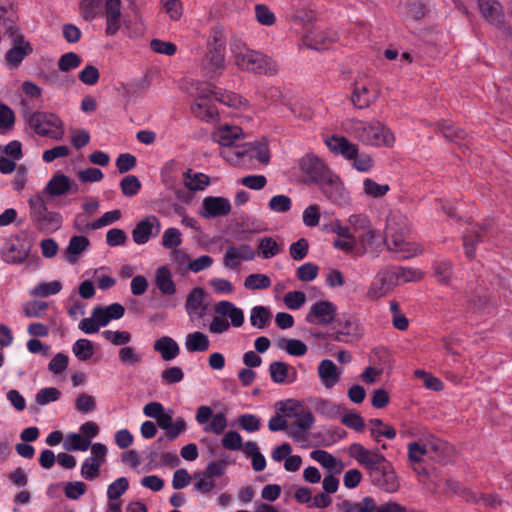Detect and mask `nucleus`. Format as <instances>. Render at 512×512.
Instances as JSON below:
<instances>
[{
    "mask_svg": "<svg viewBox=\"0 0 512 512\" xmlns=\"http://www.w3.org/2000/svg\"><path fill=\"white\" fill-rule=\"evenodd\" d=\"M195 89L197 100L191 105L192 113L207 122L215 121L217 118V110L208 101L211 96L215 97L219 102L234 108L247 104V101L241 96L232 92L220 93L216 91L215 87L207 83L197 82Z\"/></svg>",
    "mask_w": 512,
    "mask_h": 512,
    "instance_id": "f257e3e1",
    "label": "nucleus"
},
{
    "mask_svg": "<svg viewBox=\"0 0 512 512\" xmlns=\"http://www.w3.org/2000/svg\"><path fill=\"white\" fill-rule=\"evenodd\" d=\"M230 52L235 65L242 71L275 75L278 71L277 65L271 58L259 51L252 50L239 38L233 37L230 41Z\"/></svg>",
    "mask_w": 512,
    "mask_h": 512,
    "instance_id": "f03ea898",
    "label": "nucleus"
},
{
    "mask_svg": "<svg viewBox=\"0 0 512 512\" xmlns=\"http://www.w3.org/2000/svg\"><path fill=\"white\" fill-rule=\"evenodd\" d=\"M49 203L42 200V196H31L28 199L30 220L38 230L45 233L57 231L63 223L60 213L48 210Z\"/></svg>",
    "mask_w": 512,
    "mask_h": 512,
    "instance_id": "7ed1b4c3",
    "label": "nucleus"
},
{
    "mask_svg": "<svg viewBox=\"0 0 512 512\" xmlns=\"http://www.w3.org/2000/svg\"><path fill=\"white\" fill-rule=\"evenodd\" d=\"M215 316L209 324V331L212 334H223L230 329V326L239 328L244 323V312L234 303L222 300L214 305Z\"/></svg>",
    "mask_w": 512,
    "mask_h": 512,
    "instance_id": "20e7f679",
    "label": "nucleus"
},
{
    "mask_svg": "<svg viewBox=\"0 0 512 512\" xmlns=\"http://www.w3.org/2000/svg\"><path fill=\"white\" fill-rule=\"evenodd\" d=\"M25 119L29 128L41 137L59 141L65 135L63 122L54 113L45 111L26 113Z\"/></svg>",
    "mask_w": 512,
    "mask_h": 512,
    "instance_id": "39448f33",
    "label": "nucleus"
},
{
    "mask_svg": "<svg viewBox=\"0 0 512 512\" xmlns=\"http://www.w3.org/2000/svg\"><path fill=\"white\" fill-rule=\"evenodd\" d=\"M333 327L329 332L330 340L341 343L358 341L363 335V329L356 318L343 314L333 321Z\"/></svg>",
    "mask_w": 512,
    "mask_h": 512,
    "instance_id": "423d86ee",
    "label": "nucleus"
},
{
    "mask_svg": "<svg viewBox=\"0 0 512 512\" xmlns=\"http://www.w3.org/2000/svg\"><path fill=\"white\" fill-rule=\"evenodd\" d=\"M31 251V244L18 234L5 238L0 248V258L9 265L23 264Z\"/></svg>",
    "mask_w": 512,
    "mask_h": 512,
    "instance_id": "0eeeda50",
    "label": "nucleus"
},
{
    "mask_svg": "<svg viewBox=\"0 0 512 512\" xmlns=\"http://www.w3.org/2000/svg\"><path fill=\"white\" fill-rule=\"evenodd\" d=\"M348 451L359 465L368 470L369 476L388 462L379 449H367L360 443L351 444Z\"/></svg>",
    "mask_w": 512,
    "mask_h": 512,
    "instance_id": "6e6552de",
    "label": "nucleus"
},
{
    "mask_svg": "<svg viewBox=\"0 0 512 512\" xmlns=\"http://www.w3.org/2000/svg\"><path fill=\"white\" fill-rule=\"evenodd\" d=\"M224 158L229 162L237 164L244 163L246 159H256L262 164H267L269 161V152L266 143H246L242 145V147H238L237 150L233 152V155L224 153Z\"/></svg>",
    "mask_w": 512,
    "mask_h": 512,
    "instance_id": "1a4fd4ad",
    "label": "nucleus"
},
{
    "mask_svg": "<svg viewBox=\"0 0 512 512\" xmlns=\"http://www.w3.org/2000/svg\"><path fill=\"white\" fill-rule=\"evenodd\" d=\"M77 184L62 172L55 173L40 192L33 196H42V200H50L54 197L64 196L70 192H76Z\"/></svg>",
    "mask_w": 512,
    "mask_h": 512,
    "instance_id": "9d476101",
    "label": "nucleus"
},
{
    "mask_svg": "<svg viewBox=\"0 0 512 512\" xmlns=\"http://www.w3.org/2000/svg\"><path fill=\"white\" fill-rule=\"evenodd\" d=\"M318 185L320 187L321 192L332 204L337 205L339 207H344L349 204V193L344 188L340 178L333 172L327 175V177L324 180H322Z\"/></svg>",
    "mask_w": 512,
    "mask_h": 512,
    "instance_id": "9b49d317",
    "label": "nucleus"
},
{
    "mask_svg": "<svg viewBox=\"0 0 512 512\" xmlns=\"http://www.w3.org/2000/svg\"><path fill=\"white\" fill-rule=\"evenodd\" d=\"M276 409L286 417H294L296 421L293 424L301 429L310 430L314 424L313 413L309 409L303 408L298 401H280L276 404Z\"/></svg>",
    "mask_w": 512,
    "mask_h": 512,
    "instance_id": "f8f14e48",
    "label": "nucleus"
},
{
    "mask_svg": "<svg viewBox=\"0 0 512 512\" xmlns=\"http://www.w3.org/2000/svg\"><path fill=\"white\" fill-rule=\"evenodd\" d=\"M195 420L199 425H203L206 433L220 435L227 428V417L223 412L213 414L209 406L202 405L198 407Z\"/></svg>",
    "mask_w": 512,
    "mask_h": 512,
    "instance_id": "ddd939ff",
    "label": "nucleus"
},
{
    "mask_svg": "<svg viewBox=\"0 0 512 512\" xmlns=\"http://www.w3.org/2000/svg\"><path fill=\"white\" fill-rule=\"evenodd\" d=\"M107 447L102 443L91 445V456L87 457L81 465V476L89 481L96 479L100 474V468L106 461Z\"/></svg>",
    "mask_w": 512,
    "mask_h": 512,
    "instance_id": "4468645a",
    "label": "nucleus"
},
{
    "mask_svg": "<svg viewBox=\"0 0 512 512\" xmlns=\"http://www.w3.org/2000/svg\"><path fill=\"white\" fill-rule=\"evenodd\" d=\"M206 292L201 287L193 288L187 295L185 311L192 323L198 324L205 317L208 310Z\"/></svg>",
    "mask_w": 512,
    "mask_h": 512,
    "instance_id": "2eb2a0df",
    "label": "nucleus"
},
{
    "mask_svg": "<svg viewBox=\"0 0 512 512\" xmlns=\"http://www.w3.org/2000/svg\"><path fill=\"white\" fill-rule=\"evenodd\" d=\"M255 256L254 249L247 243L230 245L226 248L223 255V266L226 269L236 271L241 267L243 261H252Z\"/></svg>",
    "mask_w": 512,
    "mask_h": 512,
    "instance_id": "dca6fc26",
    "label": "nucleus"
},
{
    "mask_svg": "<svg viewBox=\"0 0 512 512\" xmlns=\"http://www.w3.org/2000/svg\"><path fill=\"white\" fill-rule=\"evenodd\" d=\"M33 47L23 35H17L13 39V45L4 55V63L7 69L17 70L24 59L32 54Z\"/></svg>",
    "mask_w": 512,
    "mask_h": 512,
    "instance_id": "f3484780",
    "label": "nucleus"
},
{
    "mask_svg": "<svg viewBox=\"0 0 512 512\" xmlns=\"http://www.w3.org/2000/svg\"><path fill=\"white\" fill-rule=\"evenodd\" d=\"M356 242V256L361 257L365 254H370L373 257H378L381 252V247L386 240H384L379 230L372 228L360 233L356 237Z\"/></svg>",
    "mask_w": 512,
    "mask_h": 512,
    "instance_id": "a211bd4d",
    "label": "nucleus"
},
{
    "mask_svg": "<svg viewBox=\"0 0 512 512\" xmlns=\"http://www.w3.org/2000/svg\"><path fill=\"white\" fill-rule=\"evenodd\" d=\"M369 477L373 486L386 493L392 494L399 490V479L389 461L374 473H371Z\"/></svg>",
    "mask_w": 512,
    "mask_h": 512,
    "instance_id": "6ab92c4d",
    "label": "nucleus"
},
{
    "mask_svg": "<svg viewBox=\"0 0 512 512\" xmlns=\"http://www.w3.org/2000/svg\"><path fill=\"white\" fill-rule=\"evenodd\" d=\"M337 307L328 300H320L314 303L305 316V321L310 324L327 326L336 318Z\"/></svg>",
    "mask_w": 512,
    "mask_h": 512,
    "instance_id": "aec40b11",
    "label": "nucleus"
},
{
    "mask_svg": "<svg viewBox=\"0 0 512 512\" xmlns=\"http://www.w3.org/2000/svg\"><path fill=\"white\" fill-rule=\"evenodd\" d=\"M245 134L241 127L237 125H228L224 124L217 128V130L213 133V139L222 147H233V151H223L224 153L233 155V152L237 150L238 147H242L240 145V141L243 140Z\"/></svg>",
    "mask_w": 512,
    "mask_h": 512,
    "instance_id": "412c9836",
    "label": "nucleus"
},
{
    "mask_svg": "<svg viewBox=\"0 0 512 512\" xmlns=\"http://www.w3.org/2000/svg\"><path fill=\"white\" fill-rule=\"evenodd\" d=\"M200 65L204 76L210 79L221 76L226 68V51L207 49Z\"/></svg>",
    "mask_w": 512,
    "mask_h": 512,
    "instance_id": "4be33fe9",
    "label": "nucleus"
},
{
    "mask_svg": "<svg viewBox=\"0 0 512 512\" xmlns=\"http://www.w3.org/2000/svg\"><path fill=\"white\" fill-rule=\"evenodd\" d=\"M161 231L160 220L155 215H149L140 220L132 231V239L138 245L146 244Z\"/></svg>",
    "mask_w": 512,
    "mask_h": 512,
    "instance_id": "5701e85b",
    "label": "nucleus"
},
{
    "mask_svg": "<svg viewBox=\"0 0 512 512\" xmlns=\"http://www.w3.org/2000/svg\"><path fill=\"white\" fill-rule=\"evenodd\" d=\"M395 286L396 284L389 268H382L377 272L371 282L367 290V297L371 300H378L388 294Z\"/></svg>",
    "mask_w": 512,
    "mask_h": 512,
    "instance_id": "b1692460",
    "label": "nucleus"
},
{
    "mask_svg": "<svg viewBox=\"0 0 512 512\" xmlns=\"http://www.w3.org/2000/svg\"><path fill=\"white\" fill-rule=\"evenodd\" d=\"M300 170L306 174L311 181L319 184L331 171L315 155L307 154L299 161Z\"/></svg>",
    "mask_w": 512,
    "mask_h": 512,
    "instance_id": "393cba45",
    "label": "nucleus"
},
{
    "mask_svg": "<svg viewBox=\"0 0 512 512\" xmlns=\"http://www.w3.org/2000/svg\"><path fill=\"white\" fill-rule=\"evenodd\" d=\"M231 211L229 199L219 196H208L202 201L200 215L206 219L226 216Z\"/></svg>",
    "mask_w": 512,
    "mask_h": 512,
    "instance_id": "a878e982",
    "label": "nucleus"
},
{
    "mask_svg": "<svg viewBox=\"0 0 512 512\" xmlns=\"http://www.w3.org/2000/svg\"><path fill=\"white\" fill-rule=\"evenodd\" d=\"M338 34L334 31L319 28L308 31L303 37V43L310 49L324 50L337 41Z\"/></svg>",
    "mask_w": 512,
    "mask_h": 512,
    "instance_id": "bb28decb",
    "label": "nucleus"
},
{
    "mask_svg": "<svg viewBox=\"0 0 512 512\" xmlns=\"http://www.w3.org/2000/svg\"><path fill=\"white\" fill-rule=\"evenodd\" d=\"M324 142L331 153L341 156L347 161L356 156L358 146L344 136L335 134L327 136Z\"/></svg>",
    "mask_w": 512,
    "mask_h": 512,
    "instance_id": "cd10ccee",
    "label": "nucleus"
},
{
    "mask_svg": "<svg viewBox=\"0 0 512 512\" xmlns=\"http://www.w3.org/2000/svg\"><path fill=\"white\" fill-rule=\"evenodd\" d=\"M317 374L322 386L330 390L340 382L342 370L332 360L323 359L318 364Z\"/></svg>",
    "mask_w": 512,
    "mask_h": 512,
    "instance_id": "c85d7f7f",
    "label": "nucleus"
},
{
    "mask_svg": "<svg viewBox=\"0 0 512 512\" xmlns=\"http://www.w3.org/2000/svg\"><path fill=\"white\" fill-rule=\"evenodd\" d=\"M374 132L369 137H361L362 144L372 147H392L395 137L392 131L380 121H375Z\"/></svg>",
    "mask_w": 512,
    "mask_h": 512,
    "instance_id": "c756f323",
    "label": "nucleus"
},
{
    "mask_svg": "<svg viewBox=\"0 0 512 512\" xmlns=\"http://www.w3.org/2000/svg\"><path fill=\"white\" fill-rule=\"evenodd\" d=\"M271 380L276 384H291L297 379L296 369L282 361H274L269 366Z\"/></svg>",
    "mask_w": 512,
    "mask_h": 512,
    "instance_id": "7c9ffc66",
    "label": "nucleus"
},
{
    "mask_svg": "<svg viewBox=\"0 0 512 512\" xmlns=\"http://www.w3.org/2000/svg\"><path fill=\"white\" fill-rule=\"evenodd\" d=\"M478 6L482 15L491 24L500 27L504 25L502 6L497 0H478Z\"/></svg>",
    "mask_w": 512,
    "mask_h": 512,
    "instance_id": "2f4dec72",
    "label": "nucleus"
},
{
    "mask_svg": "<svg viewBox=\"0 0 512 512\" xmlns=\"http://www.w3.org/2000/svg\"><path fill=\"white\" fill-rule=\"evenodd\" d=\"M375 121H363L357 119H348L344 122V130L354 139L362 143L363 136L369 137L375 129Z\"/></svg>",
    "mask_w": 512,
    "mask_h": 512,
    "instance_id": "473e14b6",
    "label": "nucleus"
},
{
    "mask_svg": "<svg viewBox=\"0 0 512 512\" xmlns=\"http://www.w3.org/2000/svg\"><path fill=\"white\" fill-rule=\"evenodd\" d=\"M105 16L107 23L106 33L114 35L121 26V1L106 0Z\"/></svg>",
    "mask_w": 512,
    "mask_h": 512,
    "instance_id": "72a5a7b5",
    "label": "nucleus"
},
{
    "mask_svg": "<svg viewBox=\"0 0 512 512\" xmlns=\"http://www.w3.org/2000/svg\"><path fill=\"white\" fill-rule=\"evenodd\" d=\"M153 348L158 352L164 361L175 359L180 353L178 343L169 336H162L154 342Z\"/></svg>",
    "mask_w": 512,
    "mask_h": 512,
    "instance_id": "f704fd0d",
    "label": "nucleus"
},
{
    "mask_svg": "<svg viewBox=\"0 0 512 512\" xmlns=\"http://www.w3.org/2000/svg\"><path fill=\"white\" fill-rule=\"evenodd\" d=\"M184 345L189 353L204 352L209 349L210 340L203 332L194 331L185 336Z\"/></svg>",
    "mask_w": 512,
    "mask_h": 512,
    "instance_id": "c9c22d12",
    "label": "nucleus"
},
{
    "mask_svg": "<svg viewBox=\"0 0 512 512\" xmlns=\"http://www.w3.org/2000/svg\"><path fill=\"white\" fill-rule=\"evenodd\" d=\"M377 95L371 92L366 85H359L355 83L351 101L358 109L368 108L371 103L376 101Z\"/></svg>",
    "mask_w": 512,
    "mask_h": 512,
    "instance_id": "e433bc0d",
    "label": "nucleus"
},
{
    "mask_svg": "<svg viewBox=\"0 0 512 512\" xmlns=\"http://www.w3.org/2000/svg\"><path fill=\"white\" fill-rule=\"evenodd\" d=\"M90 241L85 236H72L68 246L65 249L66 259L70 263H75L79 256L89 247Z\"/></svg>",
    "mask_w": 512,
    "mask_h": 512,
    "instance_id": "4c0bfd02",
    "label": "nucleus"
},
{
    "mask_svg": "<svg viewBox=\"0 0 512 512\" xmlns=\"http://www.w3.org/2000/svg\"><path fill=\"white\" fill-rule=\"evenodd\" d=\"M155 283L159 291L164 295L170 296L176 292L171 271L167 266H161L156 270Z\"/></svg>",
    "mask_w": 512,
    "mask_h": 512,
    "instance_id": "58836bf2",
    "label": "nucleus"
},
{
    "mask_svg": "<svg viewBox=\"0 0 512 512\" xmlns=\"http://www.w3.org/2000/svg\"><path fill=\"white\" fill-rule=\"evenodd\" d=\"M396 286L401 283L415 282L422 278V272L418 269L402 267V266H389L388 267Z\"/></svg>",
    "mask_w": 512,
    "mask_h": 512,
    "instance_id": "ea45409f",
    "label": "nucleus"
},
{
    "mask_svg": "<svg viewBox=\"0 0 512 512\" xmlns=\"http://www.w3.org/2000/svg\"><path fill=\"white\" fill-rule=\"evenodd\" d=\"M310 457L329 472L340 473L342 470V462L325 450H313Z\"/></svg>",
    "mask_w": 512,
    "mask_h": 512,
    "instance_id": "a19ab883",
    "label": "nucleus"
},
{
    "mask_svg": "<svg viewBox=\"0 0 512 512\" xmlns=\"http://www.w3.org/2000/svg\"><path fill=\"white\" fill-rule=\"evenodd\" d=\"M370 436L374 441L380 442V437L394 439L396 430L391 425L385 424L381 419L374 418L369 421Z\"/></svg>",
    "mask_w": 512,
    "mask_h": 512,
    "instance_id": "79ce46f5",
    "label": "nucleus"
},
{
    "mask_svg": "<svg viewBox=\"0 0 512 512\" xmlns=\"http://www.w3.org/2000/svg\"><path fill=\"white\" fill-rule=\"evenodd\" d=\"M481 238L482 228L477 225H471L463 235V245L468 258L471 259L475 256V246L481 241Z\"/></svg>",
    "mask_w": 512,
    "mask_h": 512,
    "instance_id": "37998d69",
    "label": "nucleus"
},
{
    "mask_svg": "<svg viewBox=\"0 0 512 512\" xmlns=\"http://www.w3.org/2000/svg\"><path fill=\"white\" fill-rule=\"evenodd\" d=\"M62 282L54 280L39 282L30 290V295L37 298H46L58 294L62 290Z\"/></svg>",
    "mask_w": 512,
    "mask_h": 512,
    "instance_id": "c03bdc74",
    "label": "nucleus"
},
{
    "mask_svg": "<svg viewBox=\"0 0 512 512\" xmlns=\"http://www.w3.org/2000/svg\"><path fill=\"white\" fill-rule=\"evenodd\" d=\"M427 458L433 461H442L447 454V444L437 438H431L424 442Z\"/></svg>",
    "mask_w": 512,
    "mask_h": 512,
    "instance_id": "a18cd8bd",
    "label": "nucleus"
},
{
    "mask_svg": "<svg viewBox=\"0 0 512 512\" xmlns=\"http://www.w3.org/2000/svg\"><path fill=\"white\" fill-rule=\"evenodd\" d=\"M376 509V502L370 496L364 497L361 502H351L348 500L343 501L341 510L343 512H374Z\"/></svg>",
    "mask_w": 512,
    "mask_h": 512,
    "instance_id": "49530a36",
    "label": "nucleus"
},
{
    "mask_svg": "<svg viewBox=\"0 0 512 512\" xmlns=\"http://www.w3.org/2000/svg\"><path fill=\"white\" fill-rule=\"evenodd\" d=\"M386 233H407V218L400 212H391L386 220Z\"/></svg>",
    "mask_w": 512,
    "mask_h": 512,
    "instance_id": "de8ad7c7",
    "label": "nucleus"
},
{
    "mask_svg": "<svg viewBox=\"0 0 512 512\" xmlns=\"http://www.w3.org/2000/svg\"><path fill=\"white\" fill-rule=\"evenodd\" d=\"M282 247L272 237H263L258 243V252L263 259H270L281 253Z\"/></svg>",
    "mask_w": 512,
    "mask_h": 512,
    "instance_id": "09e8293b",
    "label": "nucleus"
},
{
    "mask_svg": "<svg viewBox=\"0 0 512 512\" xmlns=\"http://www.w3.org/2000/svg\"><path fill=\"white\" fill-rule=\"evenodd\" d=\"M406 233H386L384 236V245L387 247L389 251L393 252H402L405 253L408 251L409 243L405 239Z\"/></svg>",
    "mask_w": 512,
    "mask_h": 512,
    "instance_id": "8fccbe9b",
    "label": "nucleus"
},
{
    "mask_svg": "<svg viewBox=\"0 0 512 512\" xmlns=\"http://www.w3.org/2000/svg\"><path fill=\"white\" fill-rule=\"evenodd\" d=\"M271 319V313L264 306H254L250 311V323L253 327L264 329Z\"/></svg>",
    "mask_w": 512,
    "mask_h": 512,
    "instance_id": "3c124183",
    "label": "nucleus"
},
{
    "mask_svg": "<svg viewBox=\"0 0 512 512\" xmlns=\"http://www.w3.org/2000/svg\"><path fill=\"white\" fill-rule=\"evenodd\" d=\"M184 184L191 191H201L209 184V177L203 173H194L187 171L184 174Z\"/></svg>",
    "mask_w": 512,
    "mask_h": 512,
    "instance_id": "603ef678",
    "label": "nucleus"
},
{
    "mask_svg": "<svg viewBox=\"0 0 512 512\" xmlns=\"http://www.w3.org/2000/svg\"><path fill=\"white\" fill-rule=\"evenodd\" d=\"M72 352L80 361H88L94 354L93 343L86 339H78L72 346Z\"/></svg>",
    "mask_w": 512,
    "mask_h": 512,
    "instance_id": "864d4df0",
    "label": "nucleus"
},
{
    "mask_svg": "<svg viewBox=\"0 0 512 512\" xmlns=\"http://www.w3.org/2000/svg\"><path fill=\"white\" fill-rule=\"evenodd\" d=\"M193 479L195 490L202 494H209L216 487L215 479L208 476L203 471L195 472L193 475Z\"/></svg>",
    "mask_w": 512,
    "mask_h": 512,
    "instance_id": "5fc2aeb1",
    "label": "nucleus"
},
{
    "mask_svg": "<svg viewBox=\"0 0 512 512\" xmlns=\"http://www.w3.org/2000/svg\"><path fill=\"white\" fill-rule=\"evenodd\" d=\"M91 445L90 439L78 433H71L66 438L64 448L68 451H86Z\"/></svg>",
    "mask_w": 512,
    "mask_h": 512,
    "instance_id": "6e6d98bb",
    "label": "nucleus"
},
{
    "mask_svg": "<svg viewBox=\"0 0 512 512\" xmlns=\"http://www.w3.org/2000/svg\"><path fill=\"white\" fill-rule=\"evenodd\" d=\"M280 349L285 350L291 356H303L307 352L306 344L298 339H281L278 342Z\"/></svg>",
    "mask_w": 512,
    "mask_h": 512,
    "instance_id": "4d7b16f0",
    "label": "nucleus"
},
{
    "mask_svg": "<svg viewBox=\"0 0 512 512\" xmlns=\"http://www.w3.org/2000/svg\"><path fill=\"white\" fill-rule=\"evenodd\" d=\"M206 47L209 50L215 48L221 51H226V35L223 27L215 26L211 29Z\"/></svg>",
    "mask_w": 512,
    "mask_h": 512,
    "instance_id": "13d9d810",
    "label": "nucleus"
},
{
    "mask_svg": "<svg viewBox=\"0 0 512 512\" xmlns=\"http://www.w3.org/2000/svg\"><path fill=\"white\" fill-rule=\"evenodd\" d=\"M271 286V280L266 274L253 273L244 280V287L248 290H262Z\"/></svg>",
    "mask_w": 512,
    "mask_h": 512,
    "instance_id": "bf43d9fd",
    "label": "nucleus"
},
{
    "mask_svg": "<svg viewBox=\"0 0 512 512\" xmlns=\"http://www.w3.org/2000/svg\"><path fill=\"white\" fill-rule=\"evenodd\" d=\"M314 408L316 412L326 418L332 419L337 417L340 406L327 400V399H317L314 402Z\"/></svg>",
    "mask_w": 512,
    "mask_h": 512,
    "instance_id": "052dcab7",
    "label": "nucleus"
},
{
    "mask_svg": "<svg viewBox=\"0 0 512 512\" xmlns=\"http://www.w3.org/2000/svg\"><path fill=\"white\" fill-rule=\"evenodd\" d=\"M348 223L354 233H358V235L374 228L371 220L366 214H352L348 217Z\"/></svg>",
    "mask_w": 512,
    "mask_h": 512,
    "instance_id": "680f3d73",
    "label": "nucleus"
},
{
    "mask_svg": "<svg viewBox=\"0 0 512 512\" xmlns=\"http://www.w3.org/2000/svg\"><path fill=\"white\" fill-rule=\"evenodd\" d=\"M182 243V233L178 228L170 227L162 235L161 244L167 249H176Z\"/></svg>",
    "mask_w": 512,
    "mask_h": 512,
    "instance_id": "e2e57ef3",
    "label": "nucleus"
},
{
    "mask_svg": "<svg viewBox=\"0 0 512 512\" xmlns=\"http://www.w3.org/2000/svg\"><path fill=\"white\" fill-rule=\"evenodd\" d=\"M129 488V482L126 477H119L111 484L108 485L107 488V497L109 500L114 502V500L121 497Z\"/></svg>",
    "mask_w": 512,
    "mask_h": 512,
    "instance_id": "0e129e2a",
    "label": "nucleus"
},
{
    "mask_svg": "<svg viewBox=\"0 0 512 512\" xmlns=\"http://www.w3.org/2000/svg\"><path fill=\"white\" fill-rule=\"evenodd\" d=\"M61 397V392L55 387H46L40 389L35 396L36 403L40 406L47 405L57 401Z\"/></svg>",
    "mask_w": 512,
    "mask_h": 512,
    "instance_id": "69168bd1",
    "label": "nucleus"
},
{
    "mask_svg": "<svg viewBox=\"0 0 512 512\" xmlns=\"http://www.w3.org/2000/svg\"><path fill=\"white\" fill-rule=\"evenodd\" d=\"M82 59L75 52L63 54L58 60V68L62 72H68L80 66Z\"/></svg>",
    "mask_w": 512,
    "mask_h": 512,
    "instance_id": "338daca9",
    "label": "nucleus"
},
{
    "mask_svg": "<svg viewBox=\"0 0 512 512\" xmlns=\"http://www.w3.org/2000/svg\"><path fill=\"white\" fill-rule=\"evenodd\" d=\"M74 406L80 413H91L96 409L95 398L86 393H80L74 401Z\"/></svg>",
    "mask_w": 512,
    "mask_h": 512,
    "instance_id": "774afa93",
    "label": "nucleus"
}]
</instances>
